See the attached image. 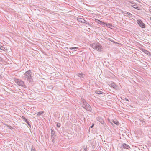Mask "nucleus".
<instances>
[{
	"label": "nucleus",
	"mask_w": 151,
	"mask_h": 151,
	"mask_svg": "<svg viewBox=\"0 0 151 151\" xmlns=\"http://www.w3.org/2000/svg\"><path fill=\"white\" fill-rule=\"evenodd\" d=\"M106 25V26H107L108 27H109V28H110L111 27H112V25L110 24H106H106H105V25Z\"/></svg>",
	"instance_id": "6ab92c4d"
},
{
	"label": "nucleus",
	"mask_w": 151,
	"mask_h": 151,
	"mask_svg": "<svg viewBox=\"0 0 151 151\" xmlns=\"http://www.w3.org/2000/svg\"><path fill=\"white\" fill-rule=\"evenodd\" d=\"M1 60H2L1 58L0 57V61H1Z\"/></svg>",
	"instance_id": "c756f323"
},
{
	"label": "nucleus",
	"mask_w": 151,
	"mask_h": 151,
	"mask_svg": "<svg viewBox=\"0 0 151 151\" xmlns=\"http://www.w3.org/2000/svg\"><path fill=\"white\" fill-rule=\"evenodd\" d=\"M78 48L76 47H70V49L71 50H73V49H76Z\"/></svg>",
	"instance_id": "5701e85b"
},
{
	"label": "nucleus",
	"mask_w": 151,
	"mask_h": 151,
	"mask_svg": "<svg viewBox=\"0 0 151 151\" xmlns=\"http://www.w3.org/2000/svg\"><path fill=\"white\" fill-rule=\"evenodd\" d=\"M112 122L115 124L118 125L119 124V122L116 119H114L112 120Z\"/></svg>",
	"instance_id": "4468645a"
},
{
	"label": "nucleus",
	"mask_w": 151,
	"mask_h": 151,
	"mask_svg": "<svg viewBox=\"0 0 151 151\" xmlns=\"http://www.w3.org/2000/svg\"><path fill=\"white\" fill-rule=\"evenodd\" d=\"M32 75V72L29 70L25 72L23 77L24 80H27L29 83H32L33 81V79Z\"/></svg>",
	"instance_id": "f257e3e1"
},
{
	"label": "nucleus",
	"mask_w": 151,
	"mask_h": 151,
	"mask_svg": "<svg viewBox=\"0 0 151 151\" xmlns=\"http://www.w3.org/2000/svg\"><path fill=\"white\" fill-rule=\"evenodd\" d=\"M138 24L139 26L142 28H145V24L140 20H138L137 21Z\"/></svg>",
	"instance_id": "423d86ee"
},
{
	"label": "nucleus",
	"mask_w": 151,
	"mask_h": 151,
	"mask_svg": "<svg viewBox=\"0 0 151 151\" xmlns=\"http://www.w3.org/2000/svg\"><path fill=\"white\" fill-rule=\"evenodd\" d=\"M125 100L126 101H129L128 100V99H127L126 98L125 99Z\"/></svg>",
	"instance_id": "bb28decb"
},
{
	"label": "nucleus",
	"mask_w": 151,
	"mask_h": 151,
	"mask_svg": "<svg viewBox=\"0 0 151 151\" xmlns=\"http://www.w3.org/2000/svg\"><path fill=\"white\" fill-rule=\"evenodd\" d=\"M51 138L52 139V142H55V139L56 137V135L55 134V132L52 129H51Z\"/></svg>",
	"instance_id": "39448f33"
},
{
	"label": "nucleus",
	"mask_w": 151,
	"mask_h": 151,
	"mask_svg": "<svg viewBox=\"0 0 151 151\" xmlns=\"http://www.w3.org/2000/svg\"><path fill=\"white\" fill-rule=\"evenodd\" d=\"M95 93L98 94H102L103 92L99 90H97L95 91Z\"/></svg>",
	"instance_id": "f3484780"
},
{
	"label": "nucleus",
	"mask_w": 151,
	"mask_h": 151,
	"mask_svg": "<svg viewBox=\"0 0 151 151\" xmlns=\"http://www.w3.org/2000/svg\"><path fill=\"white\" fill-rule=\"evenodd\" d=\"M110 86L114 89L117 88V86L114 83H112L110 84Z\"/></svg>",
	"instance_id": "f8f14e48"
},
{
	"label": "nucleus",
	"mask_w": 151,
	"mask_h": 151,
	"mask_svg": "<svg viewBox=\"0 0 151 151\" xmlns=\"http://www.w3.org/2000/svg\"><path fill=\"white\" fill-rule=\"evenodd\" d=\"M15 81L18 85L20 86L23 87H24V86H25L24 82L21 80L19 79H16Z\"/></svg>",
	"instance_id": "20e7f679"
},
{
	"label": "nucleus",
	"mask_w": 151,
	"mask_h": 151,
	"mask_svg": "<svg viewBox=\"0 0 151 151\" xmlns=\"http://www.w3.org/2000/svg\"><path fill=\"white\" fill-rule=\"evenodd\" d=\"M1 76L0 75V78H1Z\"/></svg>",
	"instance_id": "473e14b6"
},
{
	"label": "nucleus",
	"mask_w": 151,
	"mask_h": 151,
	"mask_svg": "<svg viewBox=\"0 0 151 151\" xmlns=\"http://www.w3.org/2000/svg\"><path fill=\"white\" fill-rule=\"evenodd\" d=\"M111 123L112 124H113L111 122Z\"/></svg>",
	"instance_id": "7c9ffc66"
},
{
	"label": "nucleus",
	"mask_w": 151,
	"mask_h": 151,
	"mask_svg": "<svg viewBox=\"0 0 151 151\" xmlns=\"http://www.w3.org/2000/svg\"><path fill=\"white\" fill-rule=\"evenodd\" d=\"M83 148L84 151H86L87 150V146H84Z\"/></svg>",
	"instance_id": "412c9836"
},
{
	"label": "nucleus",
	"mask_w": 151,
	"mask_h": 151,
	"mask_svg": "<svg viewBox=\"0 0 151 151\" xmlns=\"http://www.w3.org/2000/svg\"><path fill=\"white\" fill-rule=\"evenodd\" d=\"M22 118L24 120H25L26 122L27 123V124L30 127H31V125L29 124V121L27 120V119H26L24 117L22 116Z\"/></svg>",
	"instance_id": "9d476101"
},
{
	"label": "nucleus",
	"mask_w": 151,
	"mask_h": 151,
	"mask_svg": "<svg viewBox=\"0 0 151 151\" xmlns=\"http://www.w3.org/2000/svg\"><path fill=\"white\" fill-rule=\"evenodd\" d=\"M31 151H36V150L35 148H32Z\"/></svg>",
	"instance_id": "a878e982"
},
{
	"label": "nucleus",
	"mask_w": 151,
	"mask_h": 151,
	"mask_svg": "<svg viewBox=\"0 0 151 151\" xmlns=\"http://www.w3.org/2000/svg\"><path fill=\"white\" fill-rule=\"evenodd\" d=\"M43 113V111H40L37 113V115L38 116H40V115H41Z\"/></svg>",
	"instance_id": "a211bd4d"
},
{
	"label": "nucleus",
	"mask_w": 151,
	"mask_h": 151,
	"mask_svg": "<svg viewBox=\"0 0 151 151\" xmlns=\"http://www.w3.org/2000/svg\"><path fill=\"white\" fill-rule=\"evenodd\" d=\"M97 23L99 24H102L103 25H105V24H106L104 22H103L99 20H98Z\"/></svg>",
	"instance_id": "2eb2a0df"
},
{
	"label": "nucleus",
	"mask_w": 151,
	"mask_h": 151,
	"mask_svg": "<svg viewBox=\"0 0 151 151\" xmlns=\"http://www.w3.org/2000/svg\"><path fill=\"white\" fill-rule=\"evenodd\" d=\"M140 50L141 51H142L143 52H144L147 55H150V52L146 50L145 49H143L142 48H141L140 49Z\"/></svg>",
	"instance_id": "6e6552de"
},
{
	"label": "nucleus",
	"mask_w": 151,
	"mask_h": 151,
	"mask_svg": "<svg viewBox=\"0 0 151 151\" xmlns=\"http://www.w3.org/2000/svg\"><path fill=\"white\" fill-rule=\"evenodd\" d=\"M127 14H128V15L129 16H131L132 15V14L130 13L127 12Z\"/></svg>",
	"instance_id": "393cba45"
},
{
	"label": "nucleus",
	"mask_w": 151,
	"mask_h": 151,
	"mask_svg": "<svg viewBox=\"0 0 151 151\" xmlns=\"http://www.w3.org/2000/svg\"><path fill=\"white\" fill-rule=\"evenodd\" d=\"M81 102L82 103V107L86 109V110L90 111L91 108L90 105L83 98H82Z\"/></svg>",
	"instance_id": "f03ea898"
},
{
	"label": "nucleus",
	"mask_w": 151,
	"mask_h": 151,
	"mask_svg": "<svg viewBox=\"0 0 151 151\" xmlns=\"http://www.w3.org/2000/svg\"><path fill=\"white\" fill-rule=\"evenodd\" d=\"M77 20L79 22H81L82 23H84L85 22V20L81 18H78L77 19Z\"/></svg>",
	"instance_id": "9b49d317"
},
{
	"label": "nucleus",
	"mask_w": 151,
	"mask_h": 151,
	"mask_svg": "<svg viewBox=\"0 0 151 151\" xmlns=\"http://www.w3.org/2000/svg\"><path fill=\"white\" fill-rule=\"evenodd\" d=\"M98 120L104 125V121L101 118H98Z\"/></svg>",
	"instance_id": "ddd939ff"
},
{
	"label": "nucleus",
	"mask_w": 151,
	"mask_h": 151,
	"mask_svg": "<svg viewBox=\"0 0 151 151\" xmlns=\"http://www.w3.org/2000/svg\"><path fill=\"white\" fill-rule=\"evenodd\" d=\"M3 48V47L2 46L1 47H0L1 49V50H3V49H2Z\"/></svg>",
	"instance_id": "c85d7f7f"
},
{
	"label": "nucleus",
	"mask_w": 151,
	"mask_h": 151,
	"mask_svg": "<svg viewBox=\"0 0 151 151\" xmlns=\"http://www.w3.org/2000/svg\"><path fill=\"white\" fill-rule=\"evenodd\" d=\"M150 12H151V9L150 11Z\"/></svg>",
	"instance_id": "2f4dec72"
},
{
	"label": "nucleus",
	"mask_w": 151,
	"mask_h": 151,
	"mask_svg": "<svg viewBox=\"0 0 151 151\" xmlns=\"http://www.w3.org/2000/svg\"><path fill=\"white\" fill-rule=\"evenodd\" d=\"M91 47L94 49H96V50L100 52L101 50L102 46L99 43H93L91 45Z\"/></svg>",
	"instance_id": "7ed1b4c3"
},
{
	"label": "nucleus",
	"mask_w": 151,
	"mask_h": 151,
	"mask_svg": "<svg viewBox=\"0 0 151 151\" xmlns=\"http://www.w3.org/2000/svg\"><path fill=\"white\" fill-rule=\"evenodd\" d=\"M77 75L79 77H80L81 80H83L84 79L85 75L83 73H78Z\"/></svg>",
	"instance_id": "0eeeda50"
},
{
	"label": "nucleus",
	"mask_w": 151,
	"mask_h": 151,
	"mask_svg": "<svg viewBox=\"0 0 151 151\" xmlns=\"http://www.w3.org/2000/svg\"><path fill=\"white\" fill-rule=\"evenodd\" d=\"M61 126V124L59 123H57L56 126L58 128H59Z\"/></svg>",
	"instance_id": "4be33fe9"
},
{
	"label": "nucleus",
	"mask_w": 151,
	"mask_h": 151,
	"mask_svg": "<svg viewBox=\"0 0 151 151\" xmlns=\"http://www.w3.org/2000/svg\"><path fill=\"white\" fill-rule=\"evenodd\" d=\"M93 141L89 140L88 141L87 143L88 144H90L91 145H92V143H93Z\"/></svg>",
	"instance_id": "aec40b11"
},
{
	"label": "nucleus",
	"mask_w": 151,
	"mask_h": 151,
	"mask_svg": "<svg viewBox=\"0 0 151 151\" xmlns=\"http://www.w3.org/2000/svg\"><path fill=\"white\" fill-rule=\"evenodd\" d=\"M131 6L138 10L140 9V7L137 6H136L135 5H132Z\"/></svg>",
	"instance_id": "dca6fc26"
},
{
	"label": "nucleus",
	"mask_w": 151,
	"mask_h": 151,
	"mask_svg": "<svg viewBox=\"0 0 151 151\" xmlns=\"http://www.w3.org/2000/svg\"><path fill=\"white\" fill-rule=\"evenodd\" d=\"M122 147L124 149H128L130 148V147L128 145L125 143H124L122 145Z\"/></svg>",
	"instance_id": "1a4fd4ad"
},
{
	"label": "nucleus",
	"mask_w": 151,
	"mask_h": 151,
	"mask_svg": "<svg viewBox=\"0 0 151 151\" xmlns=\"http://www.w3.org/2000/svg\"><path fill=\"white\" fill-rule=\"evenodd\" d=\"M93 126H94V124H92V126L90 127H91L92 128L93 127Z\"/></svg>",
	"instance_id": "cd10ccee"
},
{
	"label": "nucleus",
	"mask_w": 151,
	"mask_h": 151,
	"mask_svg": "<svg viewBox=\"0 0 151 151\" xmlns=\"http://www.w3.org/2000/svg\"><path fill=\"white\" fill-rule=\"evenodd\" d=\"M84 23H85L86 24H87V25H88L89 24V23L88 22L86 21L85 20V22H84Z\"/></svg>",
	"instance_id": "b1692460"
},
{
	"label": "nucleus",
	"mask_w": 151,
	"mask_h": 151,
	"mask_svg": "<svg viewBox=\"0 0 151 151\" xmlns=\"http://www.w3.org/2000/svg\"><path fill=\"white\" fill-rule=\"evenodd\" d=\"M150 19H151V18H150Z\"/></svg>",
	"instance_id": "72a5a7b5"
}]
</instances>
